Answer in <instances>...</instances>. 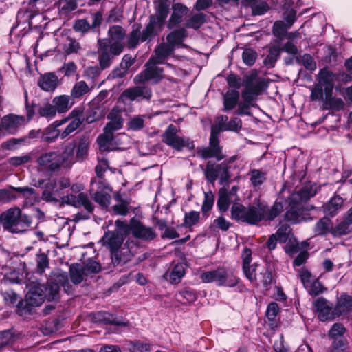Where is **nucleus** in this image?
<instances>
[{
	"instance_id": "1",
	"label": "nucleus",
	"mask_w": 352,
	"mask_h": 352,
	"mask_svg": "<svg viewBox=\"0 0 352 352\" xmlns=\"http://www.w3.org/2000/svg\"><path fill=\"white\" fill-rule=\"evenodd\" d=\"M283 210L282 204L275 202L270 208L264 201L255 199L248 207L240 203H234L231 207V217L250 225H256L263 220L272 221Z\"/></svg>"
},
{
	"instance_id": "2",
	"label": "nucleus",
	"mask_w": 352,
	"mask_h": 352,
	"mask_svg": "<svg viewBox=\"0 0 352 352\" xmlns=\"http://www.w3.org/2000/svg\"><path fill=\"white\" fill-rule=\"evenodd\" d=\"M124 235L123 230L116 228L114 231H108L101 239L102 245L107 247L111 252V263L116 266L120 263H125L134 254L131 243L127 241L123 247Z\"/></svg>"
},
{
	"instance_id": "3",
	"label": "nucleus",
	"mask_w": 352,
	"mask_h": 352,
	"mask_svg": "<svg viewBox=\"0 0 352 352\" xmlns=\"http://www.w3.org/2000/svg\"><path fill=\"white\" fill-rule=\"evenodd\" d=\"M28 291L25 296L26 304L32 307L40 306L46 298L49 301L58 298V284L48 282L46 285L37 281H31L27 283Z\"/></svg>"
},
{
	"instance_id": "4",
	"label": "nucleus",
	"mask_w": 352,
	"mask_h": 352,
	"mask_svg": "<svg viewBox=\"0 0 352 352\" xmlns=\"http://www.w3.org/2000/svg\"><path fill=\"white\" fill-rule=\"evenodd\" d=\"M0 223L5 230L12 233H22L32 223V218L21 212L18 207L11 208L0 214Z\"/></svg>"
},
{
	"instance_id": "5",
	"label": "nucleus",
	"mask_w": 352,
	"mask_h": 352,
	"mask_svg": "<svg viewBox=\"0 0 352 352\" xmlns=\"http://www.w3.org/2000/svg\"><path fill=\"white\" fill-rule=\"evenodd\" d=\"M170 3L167 1H162L159 3L156 13L150 16L142 40L152 39L156 36L162 29L165 20L169 12Z\"/></svg>"
},
{
	"instance_id": "6",
	"label": "nucleus",
	"mask_w": 352,
	"mask_h": 352,
	"mask_svg": "<svg viewBox=\"0 0 352 352\" xmlns=\"http://www.w3.org/2000/svg\"><path fill=\"white\" fill-rule=\"evenodd\" d=\"M116 226L123 230L125 236L131 232L135 238L143 241H151L156 236L155 232L152 228L146 227L135 218H132L129 224L124 221L117 220Z\"/></svg>"
},
{
	"instance_id": "7",
	"label": "nucleus",
	"mask_w": 352,
	"mask_h": 352,
	"mask_svg": "<svg viewBox=\"0 0 352 352\" xmlns=\"http://www.w3.org/2000/svg\"><path fill=\"white\" fill-rule=\"evenodd\" d=\"M264 85V81L257 78L256 75L246 76L243 82L244 89L241 91L242 99L257 107L256 101L257 97L262 93Z\"/></svg>"
},
{
	"instance_id": "8",
	"label": "nucleus",
	"mask_w": 352,
	"mask_h": 352,
	"mask_svg": "<svg viewBox=\"0 0 352 352\" xmlns=\"http://www.w3.org/2000/svg\"><path fill=\"white\" fill-rule=\"evenodd\" d=\"M28 124L23 116L10 113L0 120V138L6 135H16L19 130Z\"/></svg>"
},
{
	"instance_id": "9",
	"label": "nucleus",
	"mask_w": 352,
	"mask_h": 352,
	"mask_svg": "<svg viewBox=\"0 0 352 352\" xmlns=\"http://www.w3.org/2000/svg\"><path fill=\"white\" fill-rule=\"evenodd\" d=\"M110 191L109 185L102 178L95 179L91 183L90 195L102 208H107L110 204Z\"/></svg>"
},
{
	"instance_id": "10",
	"label": "nucleus",
	"mask_w": 352,
	"mask_h": 352,
	"mask_svg": "<svg viewBox=\"0 0 352 352\" xmlns=\"http://www.w3.org/2000/svg\"><path fill=\"white\" fill-rule=\"evenodd\" d=\"M177 133V126L173 124L169 125L162 135L163 142L177 151H181L184 147L189 149L194 148L192 142H190L188 138L179 137Z\"/></svg>"
},
{
	"instance_id": "11",
	"label": "nucleus",
	"mask_w": 352,
	"mask_h": 352,
	"mask_svg": "<svg viewBox=\"0 0 352 352\" xmlns=\"http://www.w3.org/2000/svg\"><path fill=\"white\" fill-rule=\"evenodd\" d=\"M157 63H150L148 59L146 63V69L140 74L135 76L133 81L135 84H141L146 81L153 83L159 82L164 78V70L162 68L157 66Z\"/></svg>"
},
{
	"instance_id": "12",
	"label": "nucleus",
	"mask_w": 352,
	"mask_h": 352,
	"mask_svg": "<svg viewBox=\"0 0 352 352\" xmlns=\"http://www.w3.org/2000/svg\"><path fill=\"white\" fill-rule=\"evenodd\" d=\"M40 171L52 173L58 171L61 168L58 160V152L50 151L42 154L36 160Z\"/></svg>"
},
{
	"instance_id": "13",
	"label": "nucleus",
	"mask_w": 352,
	"mask_h": 352,
	"mask_svg": "<svg viewBox=\"0 0 352 352\" xmlns=\"http://www.w3.org/2000/svg\"><path fill=\"white\" fill-rule=\"evenodd\" d=\"M205 175L208 182L214 183L219 179L221 184L227 182L229 180V174L226 164H214L208 162L205 170Z\"/></svg>"
},
{
	"instance_id": "14",
	"label": "nucleus",
	"mask_w": 352,
	"mask_h": 352,
	"mask_svg": "<svg viewBox=\"0 0 352 352\" xmlns=\"http://www.w3.org/2000/svg\"><path fill=\"white\" fill-rule=\"evenodd\" d=\"M108 33L110 39L107 41L108 44L111 46V53L114 55H119L124 47L125 31L121 26L113 25L109 28Z\"/></svg>"
},
{
	"instance_id": "15",
	"label": "nucleus",
	"mask_w": 352,
	"mask_h": 352,
	"mask_svg": "<svg viewBox=\"0 0 352 352\" xmlns=\"http://www.w3.org/2000/svg\"><path fill=\"white\" fill-rule=\"evenodd\" d=\"M250 273L254 277V279H250L248 274L243 270L245 277L252 283L258 285V282L262 283L264 286H267L272 283V273L264 266L254 264L248 266Z\"/></svg>"
},
{
	"instance_id": "16",
	"label": "nucleus",
	"mask_w": 352,
	"mask_h": 352,
	"mask_svg": "<svg viewBox=\"0 0 352 352\" xmlns=\"http://www.w3.org/2000/svg\"><path fill=\"white\" fill-rule=\"evenodd\" d=\"M307 210L301 201L292 200V195L289 198V208L285 214V219L292 223H297L305 219Z\"/></svg>"
},
{
	"instance_id": "17",
	"label": "nucleus",
	"mask_w": 352,
	"mask_h": 352,
	"mask_svg": "<svg viewBox=\"0 0 352 352\" xmlns=\"http://www.w3.org/2000/svg\"><path fill=\"white\" fill-rule=\"evenodd\" d=\"M346 331L344 327L340 323L334 324L329 331V336L333 339L331 352H348L346 351V340L343 337Z\"/></svg>"
},
{
	"instance_id": "18",
	"label": "nucleus",
	"mask_w": 352,
	"mask_h": 352,
	"mask_svg": "<svg viewBox=\"0 0 352 352\" xmlns=\"http://www.w3.org/2000/svg\"><path fill=\"white\" fill-rule=\"evenodd\" d=\"M83 122L82 116L75 114L73 111L68 117L63 118L60 120L56 121V126H61L66 124V126L61 130V139L63 140L73 132H74Z\"/></svg>"
},
{
	"instance_id": "19",
	"label": "nucleus",
	"mask_w": 352,
	"mask_h": 352,
	"mask_svg": "<svg viewBox=\"0 0 352 352\" xmlns=\"http://www.w3.org/2000/svg\"><path fill=\"white\" fill-rule=\"evenodd\" d=\"M69 205L75 208L83 206L88 212L94 210V206L89 200L87 195L85 193H79L78 195L72 194L63 196L61 198L60 206Z\"/></svg>"
},
{
	"instance_id": "20",
	"label": "nucleus",
	"mask_w": 352,
	"mask_h": 352,
	"mask_svg": "<svg viewBox=\"0 0 352 352\" xmlns=\"http://www.w3.org/2000/svg\"><path fill=\"white\" fill-rule=\"evenodd\" d=\"M152 96L151 90L146 86H136L125 89L120 99L124 102L126 100L135 101L140 99L149 100Z\"/></svg>"
},
{
	"instance_id": "21",
	"label": "nucleus",
	"mask_w": 352,
	"mask_h": 352,
	"mask_svg": "<svg viewBox=\"0 0 352 352\" xmlns=\"http://www.w3.org/2000/svg\"><path fill=\"white\" fill-rule=\"evenodd\" d=\"M314 308L320 321L331 320L336 316L332 303L324 298H318L314 302Z\"/></svg>"
},
{
	"instance_id": "22",
	"label": "nucleus",
	"mask_w": 352,
	"mask_h": 352,
	"mask_svg": "<svg viewBox=\"0 0 352 352\" xmlns=\"http://www.w3.org/2000/svg\"><path fill=\"white\" fill-rule=\"evenodd\" d=\"M214 283L218 286L234 287L238 283V278L230 271L223 267L213 270Z\"/></svg>"
},
{
	"instance_id": "23",
	"label": "nucleus",
	"mask_w": 352,
	"mask_h": 352,
	"mask_svg": "<svg viewBox=\"0 0 352 352\" xmlns=\"http://www.w3.org/2000/svg\"><path fill=\"white\" fill-rule=\"evenodd\" d=\"M98 45L100 65L102 69H105L110 65L113 56L116 55L111 53V46L108 44L106 39L99 40Z\"/></svg>"
},
{
	"instance_id": "24",
	"label": "nucleus",
	"mask_w": 352,
	"mask_h": 352,
	"mask_svg": "<svg viewBox=\"0 0 352 352\" xmlns=\"http://www.w3.org/2000/svg\"><path fill=\"white\" fill-rule=\"evenodd\" d=\"M107 118L110 121L107 124L104 130L114 134L116 131L122 128L124 118L122 112L118 108H113L108 114Z\"/></svg>"
},
{
	"instance_id": "25",
	"label": "nucleus",
	"mask_w": 352,
	"mask_h": 352,
	"mask_svg": "<svg viewBox=\"0 0 352 352\" xmlns=\"http://www.w3.org/2000/svg\"><path fill=\"white\" fill-rule=\"evenodd\" d=\"M173 47H170L166 43H162L155 49L154 55L149 60L150 63H157L162 64L174 53Z\"/></svg>"
},
{
	"instance_id": "26",
	"label": "nucleus",
	"mask_w": 352,
	"mask_h": 352,
	"mask_svg": "<svg viewBox=\"0 0 352 352\" xmlns=\"http://www.w3.org/2000/svg\"><path fill=\"white\" fill-rule=\"evenodd\" d=\"M76 144L68 142L64 146V151L62 153H58V160L61 167L70 168L75 163L74 150Z\"/></svg>"
},
{
	"instance_id": "27",
	"label": "nucleus",
	"mask_w": 352,
	"mask_h": 352,
	"mask_svg": "<svg viewBox=\"0 0 352 352\" xmlns=\"http://www.w3.org/2000/svg\"><path fill=\"white\" fill-rule=\"evenodd\" d=\"M188 12V8L181 3H175L173 6V13L169 19L168 27L169 29L173 28L177 24L180 23L182 18Z\"/></svg>"
},
{
	"instance_id": "28",
	"label": "nucleus",
	"mask_w": 352,
	"mask_h": 352,
	"mask_svg": "<svg viewBox=\"0 0 352 352\" xmlns=\"http://www.w3.org/2000/svg\"><path fill=\"white\" fill-rule=\"evenodd\" d=\"M58 83V76L54 73H46L40 78L38 85L44 91H53Z\"/></svg>"
},
{
	"instance_id": "29",
	"label": "nucleus",
	"mask_w": 352,
	"mask_h": 352,
	"mask_svg": "<svg viewBox=\"0 0 352 352\" xmlns=\"http://www.w3.org/2000/svg\"><path fill=\"white\" fill-rule=\"evenodd\" d=\"M334 74L326 69H322L319 73V85L324 88V94H329L333 91L334 87Z\"/></svg>"
},
{
	"instance_id": "30",
	"label": "nucleus",
	"mask_w": 352,
	"mask_h": 352,
	"mask_svg": "<svg viewBox=\"0 0 352 352\" xmlns=\"http://www.w3.org/2000/svg\"><path fill=\"white\" fill-rule=\"evenodd\" d=\"M34 8L28 4V7L21 8L16 15L17 26L23 25V29L28 26L30 28V21L32 20V12Z\"/></svg>"
},
{
	"instance_id": "31",
	"label": "nucleus",
	"mask_w": 352,
	"mask_h": 352,
	"mask_svg": "<svg viewBox=\"0 0 352 352\" xmlns=\"http://www.w3.org/2000/svg\"><path fill=\"white\" fill-rule=\"evenodd\" d=\"M352 309V298L346 294H342L338 299L334 308V314L336 316L349 312Z\"/></svg>"
},
{
	"instance_id": "32",
	"label": "nucleus",
	"mask_w": 352,
	"mask_h": 352,
	"mask_svg": "<svg viewBox=\"0 0 352 352\" xmlns=\"http://www.w3.org/2000/svg\"><path fill=\"white\" fill-rule=\"evenodd\" d=\"M71 96L68 95H60L54 98L52 104L56 111L59 113L67 112L72 106Z\"/></svg>"
},
{
	"instance_id": "33",
	"label": "nucleus",
	"mask_w": 352,
	"mask_h": 352,
	"mask_svg": "<svg viewBox=\"0 0 352 352\" xmlns=\"http://www.w3.org/2000/svg\"><path fill=\"white\" fill-rule=\"evenodd\" d=\"M317 192V186L316 184L306 186L300 190L292 193V200L301 201L305 202L314 197Z\"/></svg>"
},
{
	"instance_id": "34",
	"label": "nucleus",
	"mask_w": 352,
	"mask_h": 352,
	"mask_svg": "<svg viewBox=\"0 0 352 352\" xmlns=\"http://www.w3.org/2000/svg\"><path fill=\"white\" fill-rule=\"evenodd\" d=\"M325 98L323 101V107L325 109L340 111L344 107V102L342 98L332 96V92L324 94Z\"/></svg>"
},
{
	"instance_id": "35",
	"label": "nucleus",
	"mask_w": 352,
	"mask_h": 352,
	"mask_svg": "<svg viewBox=\"0 0 352 352\" xmlns=\"http://www.w3.org/2000/svg\"><path fill=\"white\" fill-rule=\"evenodd\" d=\"M239 93L235 89H230L223 96V111H228L233 109L238 104Z\"/></svg>"
},
{
	"instance_id": "36",
	"label": "nucleus",
	"mask_w": 352,
	"mask_h": 352,
	"mask_svg": "<svg viewBox=\"0 0 352 352\" xmlns=\"http://www.w3.org/2000/svg\"><path fill=\"white\" fill-rule=\"evenodd\" d=\"M186 36V30L184 28H180L171 32L167 35V42L166 43L170 45V47H173L175 50V47L181 45Z\"/></svg>"
},
{
	"instance_id": "37",
	"label": "nucleus",
	"mask_w": 352,
	"mask_h": 352,
	"mask_svg": "<svg viewBox=\"0 0 352 352\" xmlns=\"http://www.w3.org/2000/svg\"><path fill=\"white\" fill-rule=\"evenodd\" d=\"M56 182L54 180H49L45 184V188L42 192L41 198L47 202L57 203L58 199L56 197Z\"/></svg>"
},
{
	"instance_id": "38",
	"label": "nucleus",
	"mask_w": 352,
	"mask_h": 352,
	"mask_svg": "<svg viewBox=\"0 0 352 352\" xmlns=\"http://www.w3.org/2000/svg\"><path fill=\"white\" fill-rule=\"evenodd\" d=\"M185 265L183 263L175 264L169 272L166 274L168 276L169 280L172 284H177L181 282L185 274Z\"/></svg>"
},
{
	"instance_id": "39",
	"label": "nucleus",
	"mask_w": 352,
	"mask_h": 352,
	"mask_svg": "<svg viewBox=\"0 0 352 352\" xmlns=\"http://www.w3.org/2000/svg\"><path fill=\"white\" fill-rule=\"evenodd\" d=\"M114 134L111 132L104 130V133L98 136L97 142L102 151H109L113 150V141Z\"/></svg>"
},
{
	"instance_id": "40",
	"label": "nucleus",
	"mask_w": 352,
	"mask_h": 352,
	"mask_svg": "<svg viewBox=\"0 0 352 352\" xmlns=\"http://www.w3.org/2000/svg\"><path fill=\"white\" fill-rule=\"evenodd\" d=\"M50 21V19L45 15L44 11H37V9L34 8L30 21V28H45Z\"/></svg>"
},
{
	"instance_id": "41",
	"label": "nucleus",
	"mask_w": 352,
	"mask_h": 352,
	"mask_svg": "<svg viewBox=\"0 0 352 352\" xmlns=\"http://www.w3.org/2000/svg\"><path fill=\"white\" fill-rule=\"evenodd\" d=\"M343 199L341 197L336 195L331 199L324 208V212L331 217L335 216L342 208Z\"/></svg>"
},
{
	"instance_id": "42",
	"label": "nucleus",
	"mask_w": 352,
	"mask_h": 352,
	"mask_svg": "<svg viewBox=\"0 0 352 352\" xmlns=\"http://www.w3.org/2000/svg\"><path fill=\"white\" fill-rule=\"evenodd\" d=\"M234 201L236 200L230 196L226 190L221 189L219 190L217 206L221 212H226Z\"/></svg>"
},
{
	"instance_id": "43",
	"label": "nucleus",
	"mask_w": 352,
	"mask_h": 352,
	"mask_svg": "<svg viewBox=\"0 0 352 352\" xmlns=\"http://www.w3.org/2000/svg\"><path fill=\"white\" fill-rule=\"evenodd\" d=\"M56 126V122L47 126L43 132V140L47 142H54L59 136L61 138V130Z\"/></svg>"
},
{
	"instance_id": "44",
	"label": "nucleus",
	"mask_w": 352,
	"mask_h": 352,
	"mask_svg": "<svg viewBox=\"0 0 352 352\" xmlns=\"http://www.w3.org/2000/svg\"><path fill=\"white\" fill-rule=\"evenodd\" d=\"M70 278L74 284H78L83 280L84 276L87 275L81 263H74L70 267Z\"/></svg>"
},
{
	"instance_id": "45",
	"label": "nucleus",
	"mask_w": 352,
	"mask_h": 352,
	"mask_svg": "<svg viewBox=\"0 0 352 352\" xmlns=\"http://www.w3.org/2000/svg\"><path fill=\"white\" fill-rule=\"evenodd\" d=\"M250 181L252 186L259 188L266 180V173L258 169H252L249 172Z\"/></svg>"
},
{
	"instance_id": "46",
	"label": "nucleus",
	"mask_w": 352,
	"mask_h": 352,
	"mask_svg": "<svg viewBox=\"0 0 352 352\" xmlns=\"http://www.w3.org/2000/svg\"><path fill=\"white\" fill-rule=\"evenodd\" d=\"M152 344L141 340L129 341L126 343V349L129 352H146L151 350Z\"/></svg>"
},
{
	"instance_id": "47",
	"label": "nucleus",
	"mask_w": 352,
	"mask_h": 352,
	"mask_svg": "<svg viewBox=\"0 0 352 352\" xmlns=\"http://www.w3.org/2000/svg\"><path fill=\"white\" fill-rule=\"evenodd\" d=\"M144 32L145 29L141 32L140 26L135 27L134 25L128 39L129 47L131 48H135L139 44L140 41L142 42L146 41L147 39L144 41L142 40Z\"/></svg>"
},
{
	"instance_id": "48",
	"label": "nucleus",
	"mask_w": 352,
	"mask_h": 352,
	"mask_svg": "<svg viewBox=\"0 0 352 352\" xmlns=\"http://www.w3.org/2000/svg\"><path fill=\"white\" fill-rule=\"evenodd\" d=\"M206 14L195 13L186 21V26L189 28L197 30L206 22Z\"/></svg>"
},
{
	"instance_id": "49",
	"label": "nucleus",
	"mask_w": 352,
	"mask_h": 352,
	"mask_svg": "<svg viewBox=\"0 0 352 352\" xmlns=\"http://www.w3.org/2000/svg\"><path fill=\"white\" fill-rule=\"evenodd\" d=\"M332 223L328 218L320 219L316 224L314 232L318 235H325L331 231Z\"/></svg>"
},
{
	"instance_id": "50",
	"label": "nucleus",
	"mask_w": 352,
	"mask_h": 352,
	"mask_svg": "<svg viewBox=\"0 0 352 352\" xmlns=\"http://www.w3.org/2000/svg\"><path fill=\"white\" fill-rule=\"evenodd\" d=\"M89 91V86L84 80L76 82L71 90V97L78 98Z\"/></svg>"
},
{
	"instance_id": "51",
	"label": "nucleus",
	"mask_w": 352,
	"mask_h": 352,
	"mask_svg": "<svg viewBox=\"0 0 352 352\" xmlns=\"http://www.w3.org/2000/svg\"><path fill=\"white\" fill-rule=\"evenodd\" d=\"M149 118L146 115L135 116L129 121L128 127L132 131H140L144 126L146 119Z\"/></svg>"
},
{
	"instance_id": "52",
	"label": "nucleus",
	"mask_w": 352,
	"mask_h": 352,
	"mask_svg": "<svg viewBox=\"0 0 352 352\" xmlns=\"http://www.w3.org/2000/svg\"><path fill=\"white\" fill-rule=\"evenodd\" d=\"M216 155L217 160H221L223 155L221 154V149L219 144V134L211 132L210 138V146H208Z\"/></svg>"
},
{
	"instance_id": "53",
	"label": "nucleus",
	"mask_w": 352,
	"mask_h": 352,
	"mask_svg": "<svg viewBox=\"0 0 352 352\" xmlns=\"http://www.w3.org/2000/svg\"><path fill=\"white\" fill-rule=\"evenodd\" d=\"M228 118L227 116L219 115L216 117L214 124L211 126V132L219 134L221 131H226L228 125Z\"/></svg>"
},
{
	"instance_id": "54",
	"label": "nucleus",
	"mask_w": 352,
	"mask_h": 352,
	"mask_svg": "<svg viewBox=\"0 0 352 352\" xmlns=\"http://www.w3.org/2000/svg\"><path fill=\"white\" fill-rule=\"evenodd\" d=\"M89 142L87 138H82L80 140L77 148L76 158L78 160L85 159L88 154Z\"/></svg>"
},
{
	"instance_id": "55",
	"label": "nucleus",
	"mask_w": 352,
	"mask_h": 352,
	"mask_svg": "<svg viewBox=\"0 0 352 352\" xmlns=\"http://www.w3.org/2000/svg\"><path fill=\"white\" fill-rule=\"evenodd\" d=\"M214 205V195L212 192L204 193V200L201 206V212L203 216L207 218L209 215L210 210Z\"/></svg>"
},
{
	"instance_id": "56",
	"label": "nucleus",
	"mask_w": 352,
	"mask_h": 352,
	"mask_svg": "<svg viewBox=\"0 0 352 352\" xmlns=\"http://www.w3.org/2000/svg\"><path fill=\"white\" fill-rule=\"evenodd\" d=\"M292 232V229L287 224L282 225L274 234L278 239L279 243H286L287 241L291 239L289 236Z\"/></svg>"
},
{
	"instance_id": "57",
	"label": "nucleus",
	"mask_w": 352,
	"mask_h": 352,
	"mask_svg": "<svg viewBox=\"0 0 352 352\" xmlns=\"http://www.w3.org/2000/svg\"><path fill=\"white\" fill-rule=\"evenodd\" d=\"M200 219V213L197 211L192 210L189 212H186L184 216V225L186 228H190L196 225Z\"/></svg>"
},
{
	"instance_id": "58",
	"label": "nucleus",
	"mask_w": 352,
	"mask_h": 352,
	"mask_svg": "<svg viewBox=\"0 0 352 352\" xmlns=\"http://www.w3.org/2000/svg\"><path fill=\"white\" fill-rule=\"evenodd\" d=\"M230 223L228 221L223 217L221 216L215 219L211 223L210 228L215 231L217 229L222 231H227L230 227Z\"/></svg>"
},
{
	"instance_id": "59",
	"label": "nucleus",
	"mask_w": 352,
	"mask_h": 352,
	"mask_svg": "<svg viewBox=\"0 0 352 352\" xmlns=\"http://www.w3.org/2000/svg\"><path fill=\"white\" fill-rule=\"evenodd\" d=\"M350 232V225L344 220L337 225L335 228H331V234L336 236H341L347 234Z\"/></svg>"
},
{
	"instance_id": "60",
	"label": "nucleus",
	"mask_w": 352,
	"mask_h": 352,
	"mask_svg": "<svg viewBox=\"0 0 352 352\" xmlns=\"http://www.w3.org/2000/svg\"><path fill=\"white\" fill-rule=\"evenodd\" d=\"M56 110L54 107L53 104H45L38 109V113L42 117H45L49 119H52L55 117L56 114Z\"/></svg>"
},
{
	"instance_id": "61",
	"label": "nucleus",
	"mask_w": 352,
	"mask_h": 352,
	"mask_svg": "<svg viewBox=\"0 0 352 352\" xmlns=\"http://www.w3.org/2000/svg\"><path fill=\"white\" fill-rule=\"evenodd\" d=\"M290 28L283 21H277L274 23L273 26V34L275 36L282 38L287 32V30Z\"/></svg>"
},
{
	"instance_id": "62",
	"label": "nucleus",
	"mask_w": 352,
	"mask_h": 352,
	"mask_svg": "<svg viewBox=\"0 0 352 352\" xmlns=\"http://www.w3.org/2000/svg\"><path fill=\"white\" fill-rule=\"evenodd\" d=\"M308 293L314 296H318L322 294L326 289L323 285L318 280L314 279L309 285L308 288H306Z\"/></svg>"
},
{
	"instance_id": "63",
	"label": "nucleus",
	"mask_w": 352,
	"mask_h": 352,
	"mask_svg": "<svg viewBox=\"0 0 352 352\" xmlns=\"http://www.w3.org/2000/svg\"><path fill=\"white\" fill-rule=\"evenodd\" d=\"M100 314L102 317V320H104V322L105 323L112 324H115V325H118V326H126L127 325L126 322L122 320L120 318H118L114 316L113 315H112L109 313L104 312V313H101Z\"/></svg>"
},
{
	"instance_id": "64",
	"label": "nucleus",
	"mask_w": 352,
	"mask_h": 352,
	"mask_svg": "<svg viewBox=\"0 0 352 352\" xmlns=\"http://www.w3.org/2000/svg\"><path fill=\"white\" fill-rule=\"evenodd\" d=\"M82 265L87 275L93 273H97L101 270L100 265L92 259L87 260Z\"/></svg>"
}]
</instances>
